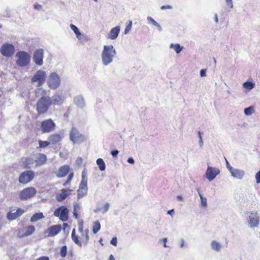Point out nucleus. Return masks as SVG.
Returning <instances> with one entry per match:
<instances>
[{
  "instance_id": "1",
  "label": "nucleus",
  "mask_w": 260,
  "mask_h": 260,
  "mask_svg": "<svg viewBox=\"0 0 260 260\" xmlns=\"http://www.w3.org/2000/svg\"><path fill=\"white\" fill-rule=\"evenodd\" d=\"M52 104V102L50 96H43L37 103L36 111L39 114L46 113Z\"/></svg>"
},
{
  "instance_id": "2",
  "label": "nucleus",
  "mask_w": 260,
  "mask_h": 260,
  "mask_svg": "<svg viewBox=\"0 0 260 260\" xmlns=\"http://www.w3.org/2000/svg\"><path fill=\"white\" fill-rule=\"evenodd\" d=\"M46 76V72L40 70L35 73L31 79V81L35 86L40 87L44 84Z\"/></svg>"
},
{
  "instance_id": "3",
  "label": "nucleus",
  "mask_w": 260,
  "mask_h": 260,
  "mask_svg": "<svg viewBox=\"0 0 260 260\" xmlns=\"http://www.w3.org/2000/svg\"><path fill=\"white\" fill-rule=\"evenodd\" d=\"M16 63L18 66L23 67L29 64L31 56L24 51H19L16 54Z\"/></svg>"
},
{
  "instance_id": "4",
  "label": "nucleus",
  "mask_w": 260,
  "mask_h": 260,
  "mask_svg": "<svg viewBox=\"0 0 260 260\" xmlns=\"http://www.w3.org/2000/svg\"><path fill=\"white\" fill-rule=\"evenodd\" d=\"M113 48L112 45L104 46V47L102 54V60L105 66L109 64L113 60V56L111 54Z\"/></svg>"
},
{
  "instance_id": "5",
  "label": "nucleus",
  "mask_w": 260,
  "mask_h": 260,
  "mask_svg": "<svg viewBox=\"0 0 260 260\" xmlns=\"http://www.w3.org/2000/svg\"><path fill=\"white\" fill-rule=\"evenodd\" d=\"M61 84V79L59 76L56 73H52L48 77L47 84L52 89H56Z\"/></svg>"
},
{
  "instance_id": "6",
  "label": "nucleus",
  "mask_w": 260,
  "mask_h": 260,
  "mask_svg": "<svg viewBox=\"0 0 260 260\" xmlns=\"http://www.w3.org/2000/svg\"><path fill=\"white\" fill-rule=\"evenodd\" d=\"M70 140L74 143H80L86 140L85 136L80 134L75 127H73L70 133Z\"/></svg>"
},
{
  "instance_id": "7",
  "label": "nucleus",
  "mask_w": 260,
  "mask_h": 260,
  "mask_svg": "<svg viewBox=\"0 0 260 260\" xmlns=\"http://www.w3.org/2000/svg\"><path fill=\"white\" fill-rule=\"evenodd\" d=\"M0 52L3 56L9 57L14 54L15 48L12 44L5 43L1 46Z\"/></svg>"
},
{
  "instance_id": "8",
  "label": "nucleus",
  "mask_w": 260,
  "mask_h": 260,
  "mask_svg": "<svg viewBox=\"0 0 260 260\" xmlns=\"http://www.w3.org/2000/svg\"><path fill=\"white\" fill-rule=\"evenodd\" d=\"M34 177L35 173L32 171H25L20 175L19 181L20 183L25 184L30 182Z\"/></svg>"
},
{
  "instance_id": "9",
  "label": "nucleus",
  "mask_w": 260,
  "mask_h": 260,
  "mask_svg": "<svg viewBox=\"0 0 260 260\" xmlns=\"http://www.w3.org/2000/svg\"><path fill=\"white\" fill-rule=\"evenodd\" d=\"M55 123L51 119L44 120L41 123V130L43 133H49L55 129Z\"/></svg>"
},
{
  "instance_id": "10",
  "label": "nucleus",
  "mask_w": 260,
  "mask_h": 260,
  "mask_svg": "<svg viewBox=\"0 0 260 260\" xmlns=\"http://www.w3.org/2000/svg\"><path fill=\"white\" fill-rule=\"evenodd\" d=\"M69 210L64 206H61L57 208L54 212V215L59 217L62 221H66L68 219Z\"/></svg>"
},
{
  "instance_id": "11",
  "label": "nucleus",
  "mask_w": 260,
  "mask_h": 260,
  "mask_svg": "<svg viewBox=\"0 0 260 260\" xmlns=\"http://www.w3.org/2000/svg\"><path fill=\"white\" fill-rule=\"evenodd\" d=\"M36 192V189L34 187H27L20 192L19 198L21 200H26L34 197Z\"/></svg>"
},
{
  "instance_id": "12",
  "label": "nucleus",
  "mask_w": 260,
  "mask_h": 260,
  "mask_svg": "<svg viewBox=\"0 0 260 260\" xmlns=\"http://www.w3.org/2000/svg\"><path fill=\"white\" fill-rule=\"evenodd\" d=\"M44 52L43 49H38L34 52L32 59L35 64L38 66L43 64Z\"/></svg>"
},
{
  "instance_id": "13",
  "label": "nucleus",
  "mask_w": 260,
  "mask_h": 260,
  "mask_svg": "<svg viewBox=\"0 0 260 260\" xmlns=\"http://www.w3.org/2000/svg\"><path fill=\"white\" fill-rule=\"evenodd\" d=\"M35 231V228L34 225H29L20 229L17 233V236L19 238L27 237L32 234Z\"/></svg>"
},
{
  "instance_id": "14",
  "label": "nucleus",
  "mask_w": 260,
  "mask_h": 260,
  "mask_svg": "<svg viewBox=\"0 0 260 260\" xmlns=\"http://www.w3.org/2000/svg\"><path fill=\"white\" fill-rule=\"evenodd\" d=\"M220 171L218 169L211 167H208L206 170L205 175L206 178L209 180H213L216 176L219 174Z\"/></svg>"
},
{
  "instance_id": "15",
  "label": "nucleus",
  "mask_w": 260,
  "mask_h": 260,
  "mask_svg": "<svg viewBox=\"0 0 260 260\" xmlns=\"http://www.w3.org/2000/svg\"><path fill=\"white\" fill-rule=\"evenodd\" d=\"M61 230V226L60 224L54 225L45 231V234L47 237H53L57 235Z\"/></svg>"
},
{
  "instance_id": "16",
  "label": "nucleus",
  "mask_w": 260,
  "mask_h": 260,
  "mask_svg": "<svg viewBox=\"0 0 260 260\" xmlns=\"http://www.w3.org/2000/svg\"><path fill=\"white\" fill-rule=\"evenodd\" d=\"M260 217L256 212H252L249 216V224L251 228L257 227L259 224Z\"/></svg>"
},
{
  "instance_id": "17",
  "label": "nucleus",
  "mask_w": 260,
  "mask_h": 260,
  "mask_svg": "<svg viewBox=\"0 0 260 260\" xmlns=\"http://www.w3.org/2000/svg\"><path fill=\"white\" fill-rule=\"evenodd\" d=\"M74 103L79 108L83 109L85 107V102L83 96L81 95L76 96L74 98Z\"/></svg>"
},
{
  "instance_id": "18",
  "label": "nucleus",
  "mask_w": 260,
  "mask_h": 260,
  "mask_svg": "<svg viewBox=\"0 0 260 260\" xmlns=\"http://www.w3.org/2000/svg\"><path fill=\"white\" fill-rule=\"evenodd\" d=\"M71 191V189H61L60 192L57 194L56 200L58 202L62 201L70 194Z\"/></svg>"
},
{
  "instance_id": "19",
  "label": "nucleus",
  "mask_w": 260,
  "mask_h": 260,
  "mask_svg": "<svg viewBox=\"0 0 260 260\" xmlns=\"http://www.w3.org/2000/svg\"><path fill=\"white\" fill-rule=\"evenodd\" d=\"M70 167L68 165H63L61 166L58 171L56 173V176L58 177H63L66 176L69 173Z\"/></svg>"
},
{
  "instance_id": "20",
  "label": "nucleus",
  "mask_w": 260,
  "mask_h": 260,
  "mask_svg": "<svg viewBox=\"0 0 260 260\" xmlns=\"http://www.w3.org/2000/svg\"><path fill=\"white\" fill-rule=\"evenodd\" d=\"M51 99L52 102V104L56 105H61L64 101V98L62 97L58 94H54Z\"/></svg>"
},
{
  "instance_id": "21",
  "label": "nucleus",
  "mask_w": 260,
  "mask_h": 260,
  "mask_svg": "<svg viewBox=\"0 0 260 260\" xmlns=\"http://www.w3.org/2000/svg\"><path fill=\"white\" fill-rule=\"evenodd\" d=\"M230 172L232 176L239 179H241L244 174V171L239 169H235L233 168H230Z\"/></svg>"
},
{
  "instance_id": "22",
  "label": "nucleus",
  "mask_w": 260,
  "mask_h": 260,
  "mask_svg": "<svg viewBox=\"0 0 260 260\" xmlns=\"http://www.w3.org/2000/svg\"><path fill=\"white\" fill-rule=\"evenodd\" d=\"M47 161V156L43 153H39L38 155L37 159L36 160V167L42 166L46 163Z\"/></svg>"
},
{
  "instance_id": "23",
  "label": "nucleus",
  "mask_w": 260,
  "mask_h": 260,
  "mask_svg": "<svg viewBox=\"0 0 260 260\" xmlns=\"http://www.w3.org/2000/svg\"><path fill=\"white\" fill-rule=\"evenodd\" d=\"M61 140V137L60 135L55 134L50 135L48 137V140L53 144H55Z\"/></svg>"
},
{
  "instance_id": "24",
  "label": "nucleus",
  "mask_w": 260,
  "mask_h": 260,
  "mask_svg": "<svg viewBox=\"0 0 260 260\" xmlns=\"http://www.w3.org/2000/svg\"><path fill=\"white\" fill-rule=\"evenodd\" d=\"M34 163L35 161L33 158H27L24 162V167L26 169H30L33 167Z\"/></svg>"
},
{
  "instance_id": "25",
  "label": "nucleus",
  "mask_w": 260,
  "mask_h": 260,
  "mask_svg": "<svg viewBox=\"0 0 260 260\" xmlns=\"http://www.w3.org/2000/svg\"><path fill=\"white\" fill-rule=\"evenodd\" d=\"M109 207H110L109 204L106 203L104 205L103 208L98 207L94 210V212L96 213H99V212H102L103 213H105L108 210Z\"/></svg>"
},
{
  "instance_id": "26",
  "label": "nucleus",
  "mask_w": 260,
  "mask_h": 260,
  "mask_svg": "<svg viewBox=\"0 0 260 260\" xmlns=\"http://www.w3.org/2000/svg\"><path fill=\"white\" fill-rule=\"evenodd\" d=\"M44 217L43 214L41 212L34 214L30 218L31 222H36L39 219H42Z\"/></svg>"
},
{
  "instance_id": "27",
  "label": "nucleus",
  "mask_w": 260,
  "mask_h": 260,
  "mask_svg": "<svg viewBox=\"0 0 260 260\" xmlns=\"http://www.w3.org/2000/svg\"><path fill=\"white\" fill-rule=\"evenodd\" d=\"M72 239L73 241L80 247L82 246V243L79 240L78 237L76 235L75 229H74L72 232Z\"/></svg>"
},
{
  "instance_id": "28",
  "label": "nucleus",
  "mask_w": 260,
  "mask_h": 260,
  "mask_svg": "<svg viewBox=\"0 0 260 260\" xmlns=\"http://www.w3.org/2000/svg\"><path fill=\"white\" fill-rule=\"evenodd\" d=\"M96 164L98 165L99 169L101 171H103L105 170L106 166H105V164L103 159L98 158L96 160Z\"/></svg>"
},
{
  "instance_id": "29",
  "label": "nucleus",
  "mask_w": 260,
  "mask_h": 260,
  "mask_svg": "<svg viewBox=\"0 0 260 260\" xmlns=\"http://www.w3.org/2000/svg\"><path fill=\"white\" fill-rule=\"evenodd\" d=\"M255 86V84L251 82H245L243 83V86L245 89H248L249 90H251L254 88Z\"/></svg>"
},
{
  "instance_id": "30",
  "label": "nucleus",
  "mask_w": 260,
  "mask_h": 260,
  "mask_svg": "<svg viewBox=\"0 0 260 260\" xmlns=\"http://www.w3.org/2000/svg\"><path fill=\"white\" fill-rule=\"evenodd\" d=\"M170 47L174 48V50L177 53H179L183 49V47L180 46L179 44H171Z\"/></svg>"
},
{
  "instance_id": "31",
  "label": "nucleus",
  "mask_w": 260,
  "mask_h": 260,
  "mask_svg": "<svg viewBox=\"0 0 260 260\" xmlns=\"http://www.w3.org/2000/svg\"><path fill=\"white\" fill-rule=\"evenodd\" d=\"M8 219L13 220L18 218V215L16 214V212H13L12 211L9 212L7 216Z\"/></svg>"
},
{
  "instance_id": "32",
  "label": "nucleus",
  "mask_w": 260,
  "mask_h": 260,
  "mask_svg": "<svg viewBox=\"0 0 260 260\" xmlns=\"http://www.w3.org/2000/svg\"><path fill=\"white\" fill-rule=\"evenodd\" d=\"M79 189L87 191V181L81 180Z\"/></svg>"
},
{
  "instance_id": "33",
  "label": "nucleus",
  "mask_w": 260,
  "mask_h": 260,
  "mask_svg": "<svg viewBox=\"0 0 260 260\" xmlns=\"http://www.w3.org/2000/svg\"><path fill=\"white\" fill-rule=\"evenodd\" d=\"M211 246L213 249L217 251H219L221 248V246L219 244V243H218L215 241H213L212 242Z\"/></svg>"
},
{
  "instance_id": "34",
  "label": "nucleus",
  "mask_w": 260,
  "mask_h": 260,
  "mask_svg": "<svg viewBox=\"0 0 260 260\" xmlns=\"http://www.w3.org/2000/svg\"><path fill=\"white\" fill-rule=\"evenodd\" d=\"M101 228V225L99 221H96L94 223V225L93 228V233L95 234Z\"/></svg>"
},
{
  "instance_id": "35",
  "label": "nucleus",
  "mask_w": 260,
  "mask_h": 260,
  "mask_svg": "<svg viewBox=\"0 0 260 260\" xmlns=\"http://www.w3.org/2000/svg\"><path fill=\"white\" fill-rule=\"evenodd\" d=\"M67 247L66 246H63L61 249L60 251V256L62 257H65L67 255Z\"/></svg>"
},
{
  "instance_id": "36",
  "label": "nucleus",
  "mask_w": 260,
  "mask_h": 260,
  "mask_svg": "<svg viewBox=\"0 0 260 260\" xmlns=\"http://www.w3.org/2000/svg\"><path fill=\"white\" fill-rule=\"evenodd\" d=\"M200 197L201 198V205L204 207H206L207 206V199L206 198H204L202 194L199 192Z\"/></svg>"
},
{
  "instance_id": "37",
  "label": "nucleus",
  "mask_w": 260,
  "mask_h": 260,
  "mask_svg": "<svg viewBox=\"0 0 260 260\" xmlns=\"http://www.w3.org/2000/svg\"><path fill=\"white\" fill-rule=\"evenodd\" d=\"M39 146L40 148H45L50 144L49 141H39Z\"/></svg>"
},
{
  "instance_id": "38",
  "label": "nucleus",
  "mask_w": 260,
  "mask_h": 260,
  "mask_svg": "<svg viewBox=\"0 0 260 260\" xmlns=\"http://www.w3.org/2000/svg\"><path fill=\"white\" fill-rule=\"evenodd\" d=\"M87 192V191L83 190H81V189H78V190H77L78 198H83V197H84L86 195Z\"/></svg>"
},
{
  "instance_id": "39",
  "label": "nucleus",
  "mask_w": 260,
  "mask_h": 260,
  "mask_svg": "<svg viewBox=\"0 0 260 260\" xmlns=\"http://www.w3.org/2000/svg\"><path fill=\"white\" fill-rule=\"evenodd\" d=\"M254 111L253 107L251 106L248 108L245 109L244 113L246 115H251Z\"/></svg>"
},
{
  "instance_id": "40",
  "label": "nucleus",
  "mask_w": 260,
  "mask_h": 260,
  "mask_svg": "<svg viewBox=\"0 0 260 260\" xmlns=\"http://www.w3.org/2000/svg\"><path fill=\"white\" fill-rule=\"evenodd\" d=\"M132 26V22L131 21H128L127 23L126 24V27L125 28L124 30V34H126L128 33L129 30H131Z\"/></svg>"
},
{
  "instance_id": "41",
  "label": "nucleus",
  "mask_w": 260,
  "mask_h": 260,
  "mask_svg": "<svg viewBox=\"0 0 260 260\" xmlns=\"http://www.w3.org/2000/svg\"><path fill=\"white\" fill-rule=\"evenodd\" d=\"M70 28L74 32V33L75 34L76 36L77 35H79V33L80 32V31H79V29H78V28L76 26H75V25H74L73 24H70Z\"/></svg>"
},
{
  "instance_id": "42",
  "label": "nucleus",
  "mask_w": 260,
  "mask_h": 260,
  "mask_svg": "<svg viewBox=\"0 0 260 260\" xmlns=\"http://www.w3.org/2000/svg\"><path fill=\"white\" fill-rule=\"evenodd\" d=\"M73 177V173H70L68 177L67 180L64 183H63V186H66L69 183L70 181L72 180Z\"/></svg>"
},
{
  "instance_id": "43",
  "label": "nucleus",
  "mask_w": 260,
  "mask_h": 260,
  "mask_svg": "<svg viewBox=\"0 0 260 260\" xmlns=\"http://www.w3.org/2000/svg\"><path fill=\"white\" fill-rule=\"evenodd\" d=\"M76 37L79 40H84L86 38V36L84 34H82L80 32L79 33V35H76Z\"/></svg>"
},
{
  "instance_id": "44",
  "label": "nucleus",
  "mask_w": 260,
  "mask_h": 260,
  "mask_svg": "<svg viewBox=\"0 0 260 260\" xmlns=\"http://www.w3.org/2000/svg\"><path fill=\"white\" fill-rule=\"evenodd\" d=\"M87 181V171L85 169L82 171V180Z\"/></svg>"
},
{
  "instance_id": "45",
  "label": "nucleus",
  "mask_w": 260,
  "mask_h": 260,
  "mask_svg": "<svg viewBox=\"0 0 260 260\" xmlns=\"http://www.w3.org/2000/svg\"><path fill=\"white\" fill-rule=\"evenodd\" d=\"M16 214L18 215V217L23 214L24 210L20 208H19L16 211Z\"/></svg>"
},
{
  "instance_id": "46",
  "label": "nucleus",
  "mask_w": 260,
  "mask_h": 260,
  "mask_svg": "<svg viewBox=\"0 0 260 260\" xmlns=\"http://www.w3.org/2000/svg\"><path fill=\"white\" fill-rule=\"evenodd\" d=\"M85 244H87L89 240V236L88 235V230H86L85 231Z\"/></svg>"
},
{
  "instance_id": "47",
  "label": "nucleus",
  "mask_w": 260,
  "mask_h": 260,
  "mask_svg": "<svg viewBox=\"0 0 260 260\" xmlns=\"http://www.w3.org/2000/svg\"><path fill=\"white\" fill-rule=\"evenodd\" d=\"M119 31H120L119 26H117L115 27V39L117 37Z\"/></svg>"
},
{
  "instance_id": "48",
  "label": "nucleus",
  "mask_w": 260,
  "mask_h": 260,
  "mask_svg": "<svg viewBox=\"0 0 260 260\" xmlns=\"http://www.w3.org/2000/svg\"><path fill=\"white\" fill-rule=\"evenodd\" d=\"M34 8L36 10H40L42 8V6L41 5H40V4H35L34 5Z\"/></svg>"
},
{
  "instance_id": "49",
  "label": "nucleus",
  "mask_w": 260,
  "mask_h": 260,
  "mask_svg": "<svg viewBox=\"0 0 260 260\" xmlns=\"http://www.w3.org/2000/svg\"><path fill=\"white\" fill-rule=\"evenodd\" d=\"M80 209V206L77 204V203H75L74 204V211H77L78 210H79Z\"/></svg>"
},
{
  "instance_id": "50",
  "label": "nucleus",
  "mask_w": 260,
  "mask_h": 260,
  "mask_svg": "<svg viewBox=\"0 0 260 260\" xmlns=\"http://www.w3.org/2000/svg\"><path fill=\"white\" fill-rule=\"evenodd\" d=\"M76 162L78 166H80L82 163V158L81 157L77 158Z\"/></svg>"
},
{
  "instance_id": "51",
  "label": "nucleus",
  "mask_w": 260,
  "mask_h": 260,
  "mask_svg": "<svg viewBox=\"0 0 260 260\" xmlns=\"http://www.w3.org/2000/svg\"><path fill=\"white\" fill-rule=\"evenodd\" d=\"M109 38L112 40H114V28H112L110 30Z\"/></svg>"
},
{
  "instance_id": "52",
  "label": "nucleus",
  "mask_w": 260,
  "mask_h": 260,
  "mask_svg": "<svg viewBox=\"0 0 260 260\" xmlns=\"http://www.w3.org/2000/svg\"><path fill=\"white\" fill-rule=\"evenodd\" d=\"M206 69H202L200 71V75L201 77H205L206 76Z\"/></svg>"
},
{
  "instance_id": "53",
  "label": "nucleus",
  "mask_w": 260,
  "mask_h": 260,
  "mask_svg": "<svg viewBox=\"0 0 260 260\" xmlns=\"http://www.w3.org/2000/svg\"><path fill=\"white\" fill-rule=\"evenodd\" d=\"M226 2L227 3V5L230 7L233 8V5L232 3V0H226Z\"/></svg>"
},
{
  "instance_id": "54",
  "label": "nucleus",
  "mask_w": 260,
  "mask_h": 260,
  "mask_svg": "<svg viewBox=\"0 0 260 260\" xmlns=\"http://www.w3.org/2000/svg\"><path fill=\"white\" fill-rule=\"evenodd\" d=\"M36 260H49V258L47 256H43L37 259Z\"/></svg>"
},
{
  "instance_id": "55",
  "label": "nucleus",
  "mask_w": 260,
  "mask_h": 260,
  "mask_svg": "<svg viewBox=\"0 0 260 260\" xmlns=\"http://www.w3.org/2000/svg\"><path fill=\"white\" fill-rule=\"evenodd\" d=\"M160 8L162 10H164V9H171L172 8V6H171L170 5L162 6Z\"/></svg>"
},
{
  "instance_id": "56",
  "label": "nucleus",
  "mask_w": 260,
  "mask_h": 260,
  "mask_svg": "<svg viewBox=\"0 0 260 260\" xmlns=\"http://www.w3.org/2000/svg\"><path fill=\"white\" fill-rule=\"evenodd\" d=\"M148 20L151 21V22H152L154 25H156L157 24V22L153 18L151 17H148Z\"/></svg>"
},
{
  "instance_id": "57",
  "label": "nucleus",
  "mask_w": 260,
  "mask_h": 260,
  "mask_svg": "<svg viewBox=\"0 0 260 260\" xmlns=\"http://www.w3.org/2000/svg\"><path fill=\"white\" fill-rule=\"evenodd\" d=\"M127 162L129 164H133L134 163V160L132 157H129L127 159Z\"/></svg>"
},
{
  "instance_id": "58",
  "label": "nucleus",
  "mask_w": 260,
  "mask_h": 260,
  "mask_svg": "<svg viewBox=\"0 0 260 260\" xmlns=\"http://www.w3.org/2000/svg\"><path fill=\"white\" fill-rule=\"evenodd\" d=\"M225 160H226V167H227L229 171H230V168H233V167L230 166L229 161L226 159H225Z\"/></svg>"
},
{
  "instance_id": "59",
  "label": "nucleus",
  "mask_w": 260,
  "mask_h": 260,
  "mask_svg": "<svg viewBox=\"0 0 260 260\" xmlns=\"http://www.w3.org/2000/svg\"><path fill=\"white\" fill-rule=\"evenodd\" d=\"M73 215L75 218L77 219L78 218V214L76 211H73Z\"/></svg>"
},
{
  "instance_id": "60",
  "label": "nucleus",
  "mask_w": 260,
  "mask_h": 260,
  "mask_svg": "<svg viewBox=\"0 0 260 260\" xmlns=\"http://www.w3.org/2000/svg\"><path fill=\"white\" fill-rule=\"evenodd\" d=\"M167 241V238H164L163 239V242H164V246L165 247H167V245H166V242Z\"/></svg>"
},
{
  "instance_id": "61",
  "label": "nucleus",
  "mask_w": 260,
  "mask_h": 260,
  "mask_svg": "<svg viewBox=\"0 0 260 260\" xmlns=\"http://www.w3.org/2000/svg\"><path fill=\"white\" fill-rule=\"evenodd\" d=\"M168 213L171 215H172V214L174 213V210L172 209L168 211Z\"/></svg>"
},
{
  "instance_id": "62",
  "label": "nucleus",
  "mask_w": 260,
  "mask_h": 260,
  "mask_svg": "<svg viewBox=\"0 0 260 260\" xmlns=\"http://www.w3.org/2000/svg\"><path fill=\"white\" fill-rule=\"evenodd\" d=\"M177 199L179 201H182L183 200L182 197L181 196H177Z\"/></svg>"
},
{
  "instance_id": "63",
  "label": "nucleus",
  "mask_w": 260,
  "mask_h": 260,
  "mask_svg": "<svg viewBox=\"0 0 260 260\" xmlns=\"http://www.w3.org/2000/svg\"><path fill=\"white\" fill-rule=\"evenodd\" d=\"M114 237H113L112 238V239L110 241V244H112V245H114Z\"/></svg>"
},
{
  "instance_id": "64",
  "label": "nucleus",
  "mask_w": 260,
  "mask_h": 260,
  "mask_svg": "<svg viewBox=\"0 0 260 260\" xmlns=\"http://www.w3.org/2000/svg\"><path fill=\"white\" fill-rule=\"evenodd\" d=\"M109 260H114V257L112 254L110 255Z\"/></svg>"
}]
</instances>
